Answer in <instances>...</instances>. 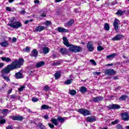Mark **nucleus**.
I'll list each match as a JSON object with an SVG mask.
<instances>
[{"instance_id":"nucleus-1","label":"nucleus","mask_w":129,"mask_h":129,"mask_svg":"<svg viewBox=\"0 0 129 129\" xmlns=\"http://www.w3.org/2000/svg\"><path fill=\"white\" fill-rule=\"evenodd\" d=\"M24 61L25 60L23 58H19V60H15L14 61L12 62V64L8 65L7 67L11 72L12 70H15V69L21 68L22 65L24 64Z\"/></svg>"},{"instance_id":"nucleus-2","label":"nucleus","mask_w":129,"mask_h":129,"mask_svg":"<svg viewBox=\"0 0 129 129\" xmlns=\"http://www.w3.org/2000/svg\"><path fill=\"white\" fill-rule=\"evenodd\" d=\"M13 22H14V21L11 20L10 21V23L8 24V26H9L13 29H19V28H21V27L22 26V23L19 21H16L13 23Z\"/></svg>"},{"instance_id":"nucleus-3","label":"nucleus","mask_w":129,"mask_h":129,"mask_svg":"<svg viewBox=\"0 0 129 129\" xmlns=\"http://www.w3.org/2000/svg\"><path fill=\"white\" fill-rule=\"evenodd\" d=\"M77 111L79 112V113L81 114H83V115L84 116H86L87 115H90L91 114L90 110L84 108L78 109L77 110Z\"/></svg>"},{"instance_id":"nucleus-4","label":"nucleus","mask_w":129,"mask_h":129,"mask_svg":"<svg viewBox=\"0 0 129 129\" xmlns=\"http://www.w3.org/2000/svg\"><path fill=\"white\" fill-rule=\"evenodd\" d=\"M103 99V97L101 96H98L97 97H93L92 99L90 100L91 102H95V103H97L100 102Z\"/></svg>"},{"instance_id":"nucleus-5","label":"nucleus","mask_w":129,"mask_h":129,"mask_svg":"<svg viewBox=\"0 0 129 129\" xmlns=\"http://www.w3.org/2000/svg\"><path fill=\"white\" fill-rule=\"evenodd\" d=\"M105 74L109 75V76H111V75H115V74H116V72L114 70L107 69L105 70Z\"/></svg>"},{"instance_id":"nucleus-6","label":"nucleus","mask_w":129,"mask_h":129,"mask_svg":"<svg viewBox=\"0 0 129 129\" xmlns=\"http://www.w3.org/2000/svg\"><path fill=\"white\" fill-rule=\"evenodd\" d=\"M87 48L89 52H92L94 51V47H93V43L91 42H88L87 44Z\"/></svg>"},{"instance_id":"nucleus-7","label":"nucleus","mask_w":129,"mask_h":129,"mask_svg":"<svg viewBox=\"0 0 129 129\" xmlns=\"http://www.w3.org/2000/svg\"><path fill=\"white\" fill-rule=\"evenodd\" d=\"M121 118L124 121H128L129 120L128 113L127 112H124L121 114Z\"/></svg>"},{"instance_id":"nucleus-8","label":"nucleus","mask_w":129,"mask_h":129,"mask_svg":"<svg viewBox=\"0 0 129 129\" xmlns=\"http://www.w3.org/2000/svg\"><path fill=\"white\" fill-rule=\"evenodd\" d=\"M108 108L109 109H119V108H120V106L117 104H112L109 105Z\"/></svg>"},{"instance_id":"nucleus-9","label":"nucleus","mask_w":129,"mask_h":129,"mask_svg":"<svg viewBox=\"0 0 129 129\" xmlns=\"http://www.w3.org/2000/svg\"><path fill=\"white\" fill-rule=\"evenodd\" d=\"M86 120L88 122H93L96 121V117L93 116H90L87 117Z\"/></svg>"},{"instance_id":"nucleus-10","label":"nucleus","mask_w":129,"mask_h":129,"mask_svg":"<svg viewBox=\"0 0 129 129\" xmlns=\"http://www.w3.org/2000/svg\"><path fill=\"white\" fill-rule=\"evenodd\" d=\"M118 23H119V20L117 19H115L113 23V26L116 32L118 31Z\"/></svg>"},{"instance_id":"nucleus-11","label":"nucleus","mask_w":129,"mask_h":129,"mask_svg":"<svg viewBox=\"0 0 129 129\" xmlns=\"http://www.w3.org/2000/svg\"><path fill=\"white\" fill-rule=\"evenodd\" d=\"M45 30V27L43 26H38L36 27L35 29V32H42Z\"/></svg>"},{"instance_id":"nucleus-12","label":"nucleus","mask_w":129,"mask_h":129,"mask_svg":"<svg viewBox=\"0 0 129 129\" xmlns=\"http://www.w3.org/2000/svg\"><path fill=\"white\" fill-rule=\"evenodd\" d=\"M10 72V70H9L7 67L6 68L4 69L1 71L2 76H4L5 74H9Z\"/></svg>"},{"instance_id":"nucleus-13","label":"nucleus","mask_w":129,"mask_h":129,"mask_svg":"<svg viewBox=\"0 0 129 129\" xmlns=\"http://www.w3.org/2000/svg\"><path fill=\"white\" fill-rule=\"evenodd\" d=\"M30 56L31 57H35L36 58V57L38 56V50L37 49H33L31 51V53L30 54Z\"/></svg>"},{"instance_id":"nucleus-14","label":"nucleus","mask_w":129,"mask_h":129,"mask_svg":"<svg viewBox=\"0 0 129 129\" xmlns=\"http://www.w3.org/2000/svg\"><path fill=\"white\" fill-rule=\"evenodd\" d=\"M57 30L59 33H68V30L62 27H58Z\"/></svg>"},{"instance_id":"nucleus-15","label":"nucleus","mask_w":129,"mask_h":129,"mask_svg":"<svg viewBox=\"0 0 129 129\" xmlns=\"http://www.w3.org/2000/svg\"><path fill=\"white\" fill-rule=\"evenodd\" d=\"M62 39L64 45H65V46H67V47H70V45H69V41H68L67 37H64Z\"/></svg>"},{"instance_id":"nucleus-16","label":"nucleus","mask_w":129,"mask_h":129,"mask_svg":"<svg viewBox=\"0 0 129 129\" xmlns=\"http://www.w3.org/2000/svg\"><path fill=\"white\" fill-rule=\"evenodd\" d=\"M58 65H61V60H54L53 63L51 64V66H58Z\"/></svg>"},{"instance_id":"nucleus-17","label":"nucleus","mask_w":129,"mask_h":129,"mask_svg":"<svg viewBox=\"0 0 129 129\" xmlns=\"http://www.w3.org/2000/svg\"><path fill=\"white\" fill-rule=\"evenodd\" d=\"M45 65V62L44 61H40L37 62L36 64V68H40V67H42Z\"/></svg>"},{"instance_id":"nucleus-18","label":"nucleus","mask_w":129,"mask_h":129,"mask_svg":"<svg viewBox=\"0 0 129 129\" xmlns=\"http://www.w3.org/2000/svg\"><path fill=\"white\" fill-rule=\"evenodd\" d=\"M60 52L61 55H67L68 54V52L67 51V49L66 48H61L60 49Z\"/></svg>"},{"instance_id":"nucleus-19","label":"nucleus","mask_w":129,"mask_h":129,"mask_svg":"<svg viewBox=\"0 0 129 129\" xmlns=\"http://www.w3.org/2000/svg\"><path fill=\"white\" fill-rule=\"evenodd\" d=\"M79 89H80V91L82 93H85V92H87V88H86V87L84 86L80 87Z\"/></svg>"},{"instance_id":"nucleus-20","label":"nucleus","mask_w":129,"mask_h":129,"mask_svg":"<svg viewBox=\"0 0 129 129\" xmlns=\"http://www.w3.org/2000/svg\"><path fill=\"white\" fill-rule=\"evenodd\" d=\"M121 39V35H117L115 37L112 38V41H118Z\"/></svg>"},{"instance_id":"nucleus-21","label":"nucleus","mask_w":129,"mask_h":129,"mask_svg":"<svg viewBox=\"0 0 129 129\" xmlns=\"http://www.w3.org/2000/svg\"><path fill=\"white\" fill-rule=\"evenodd\" d=\"M82 50V48L79 46H75L74 53H77L80 52Z\"/></svg>"},{"instance_id":"nucleus-22","label":"nucleus","mask_w":129,"mask_h":129,"mask_svg":"<svg viewBox=\"0 0 129 129\" xmlns=\"http://www.w3.org/2000/svg\"><path fill=\"white\" fill-rule=\"evenodd\" d=\"M54 78L55 80H57V79H59L60 77H61V74L59 72H57L54 75Z\"/></svg>"},{"instance_id":"nucleus-23","label":"nucleus","mask_w":129,"mask_h":129,"mask_svg":"<svg viewBox=\"0 0 129 129\" xmlns=\"http://www.w3.org/2000/svg\"><path fill=\"white\" fill-rule=\"evenodd\" d=\"M1 60H2V61H4V62H11V61H12V59H11V58H10L9 57H1Z\"/></svg>"},{"instance_id":"nucleus-24","label":"nucleus","mask_w":129,"mask_h":129,"mask_svg":"<svg viewBox=\"0 0 129 129\" xmlns=\"http://www.w3.org/2000/svg\"><path fill=\"white\" fill-rule=\"evenodd\" d=\"M15 77L17 79H20L23 78V75L21 73L18 72L15 74Z\"/></svg>"},{"instance_id":"nucleus-25","label":"nucleus","mask_w":129,"mask_h":129,"mask_svg":"<svg viewBox=\"0 0 129 129\" xmlns=\"http://www.w3.org/2000/svg\"><path fill=\"white\" fill-rule=\"evenodd\" d=\"M73 24H74V21H73V20H71L69 22L64 24V26L68 27L69 26H72Z\"/></svg>"},{"instance_id":"nucleus-26","label":"nucleus","mask_w":129,"mask_h":129,"mask_svg":"<svg viewBox=\"0 0 129 129\" xmlns=\"http://www.w3.org/2000/svg\"><path fill=\"white\" fill-rule=\"evenodd\" d=\"M2 47H8L9 46V42L8 41H3L0 43Z\"/></svg>"},{"instance_id":"nucleus-27","label":"nucleus","mask_w":129,"mask_h":129,"mask_svg":"<svg viewBox=\"0 0 129 129\" xmlns=\"http://www.w3.org/2000/svg\"><path fill=\"white\" fill-rule=\"evenodd\" d=\"M38 127L40 129H46V126L43 124V123L39 122L37 124Z\"/></svg>"},{"instance_id":"nucleus-28","label":"nucleus","mask_w":129,"mask_h":129,"mask_svg":"<svg viewBox=\"0 0 129 129\" xmlns=\"http://www.w3.org/2000/svg\"><path fill=\"white\" fill-rule=\"evenodd\" d=\"M7 122V120L4 119V117L0 116V124H5Z\"/></svg>"},{"instance_id":"nucleus-29","label":"nucleus","mask_w":129,"mask_h":129,"mask_svg":"<svg viewBox=\"0 0 129 129\" xmlns=\"http://www.w3.org/2000/svg\"><path fill=\"white\" fill-rule=\"evenodd\" d=\"M49 108H51L50 106L45 104L42 105L41 107V110H43V109H49Z\"/></svg>"},{"instance_id":"nucleus-30","label":"nucleus","mask_w":129,"mask_h":129,"mask_svg":"<svg viewBox=\"0 0 129 129\" xmlns=\"http://www.w3.org/2000/svg\"><path fill=\"white\" fill-rule=\"evenodd\" d=\"M51 121L53 124H54V125H58V121L55 118H52Z\"/></svg>"},{"instance_id":"nucleus-31","label":"nucleus","mask_w":129,"mask_h":129,"mask_svg":"<svg viewBox=\"0 0 129 129\" xmlns=\"http://www.w3.org/2000/svg\"><path fill=\"white\" fill-rule=\"evenodd\" d=\"M69 51H70V52H73L74 53L75 51V46L74 45L70 46Z\"/></svg>"},{"instance_id":"nucleus-32","label":"nucleus","mask_w":129,"mask_h":129,"mask_svg":"<svg viewBox=\"0 0 129 129\" xmlns=\"http://www.w3.org/2000/svg\"><path fill=\"white\" fill-rule=\"evenodd\" d=\"M115 55H116V54H115V53H113L112 54L106 56V58L110 59H113V58H114V57H115Z\"/></svg>"},{"instance_id":"nucleus-33","label":"nucleus","mask_w":129,"mask_h":129,"mask_svg":"<svg viewBox=\"0 0 129 129\" xmlns=\"http://www.w3.org/2000/svg\"><path fill=\"white\" fill-rule=\"evenodd\" d=\"M43 52L44 54H48L49 53V48L46 46L43 47Z\"/></svg>"},{"instance_id":"nucleus-34","label":"nucleus","mask_w":129,"mask_h":129,"mask_svg":"<svg viewBox=\"0 0 129 129\" xmlns=\"http://www.w3.org/2000/svg\"><path fill=\"white\" fill-rule=\"evenodd\" d=\"M72 82H73V79H69L64 82V84L68 85L69 84H71Z\"/></svg>"},{"instance_id":"nucleus-35","label":"nucleus","mask_w":129,"mask_h":129,"mask_svg":"<svg viewBox=\"0 0 129 129\" xmlns=\"http://www.w3.org/2000/svg\"><path fill=\"white\" fill-rule=\"evenodd\" d=\"M126 98H127V96L122 95L119 98V100L122 101L123 100H125Z\"/></svg>"},{"instance_id":"nucleus-36","label":"nucleus","mask_w":129,"mask_h":129,"mask_svg":"<svg viewBox=\"0 0 129 129\" xmlns=\"http://www.w3.org/2000/svg\"><path fill=\"white\" fill-rule=\"evenodd\" d=\"M69 93L71 95H75L76 94V91L75 90H70Z\"/></svg>"},{"instance_id":"nucleus-37","label":"nucleus","mask_w":129,"mask_h":129,"mask_svg":"<svg viewBox=\"0 0 129 129\" xmlns=\"http://www.w3.org/2000/svg\"><path fill=\"white\" fill-rule=\"evenodd\" d=\"M123 14V11L121 10H118L116 13V15H117V16H122Z\"/></svg>"},{"instance_id":"nucleus-38","label":"nucleus","mask_w":129,"mask_h":129,"mask_svg":"<svg viewBox=\"0 0 129 129\" xmlns=\"http://www.w3.org/2000/svg\"><path fill=\"white\" fill-rule=\"evenodd\" d=\"M50 88L48 85H46L43 88V90H44V91H46V92L49 91V90H50Z\"/></svg>"},{"instance_id":"nucleus-39","label":"nucleus","mask_w":129,"mask_h":129,"mask_svg":"<svg viewBox=\"0 0 129 129\" xmlns=\"http://www.w3.org/2000/svg\"><path fill=\"white\" fill-rule=\"evenodd\" d=\"M105 29L106 31H109V25L108 23H105L104 25Z\"/></svg>"},{"instance_id":"nucleus-40","label":"nucleus","mask_w":129,"mask_h":129,"mask_svg":"<svg viewBox=\"0 0 129 129\" xmlns=\"http://www.w3.org/2000/svg\"><path fill=\"white\" fill-rule=\"evenodd\" d=\"M57 120H59V121H60V122H64L65 119L63 117H61L60 116H58L57 117Z\"/></svg>"},{"instance_id":"nucleus-41","label":"nucleus","mask_w":129,"mask_h":129,"mask_svg":"<svg viewBox=\"0 0 129 129\" xmlns=\"http://www.w3.org/2000/svg\"><path fill=\"white\" fill-rule=\"evenodd\" d=\"M24 119V118L23 116H17V120H19V121H22Z\"/></svg>"},{"instance_id":"nucleus-42","label":"nucleus","mask_w":129,"mask_h":129,"mask_svg":"<svg viewBox=\"0 0 129 129\" xmlns=\"http://www.w3.org/2000/svg\"><path fill=\"white\" fill-rule=\"evenodd\" d=\"M4 78V79L5 80H6V81L9 82L10 81V78L8 76H5V75H4V76H2Z\"/></svg>"},{"instance_id":"nucleus-43","label":"nucleus","mask_w":129,"mask_h":129,"mask_svg":"<svg viewBox=\"0 0 129 129\" xmlns=\"http://www.w3.org/2000/svg\"><path fill=\"white\" fill-rule=\"evenodd\" d=\"M45 26H50V25L52 24V22H51V21H46L45 23H44Z\"/></svg>"},{"instance_id":"nucleus-44","label":"nucleus","mask_w":129,"mask_h":129,"mask_svg":"<svg viewBox=\"0 0 129 129\" xmlns=\"http://www.w3.org/2000/svg\"><path fill=\"white\" fill-rule=\"evenodd\" d=\"M97 50L98 51H102V50H104V48L101 46H97Z\"/></svg>"},{"instance_id":"nucleus-45","label":"nucleus","mask_w":129,"mask_h":129,"mask_svg":"<svg viewBox=\"0 0 129 129\" xmlns=\"http://www.w3.org/2000/svg\"><path fill=\"white\" fill-rule=\"evenodd\" d=\"M90 62H91V63H92V65H94V66H96V62H95V60L94 59H91Z\"/></svg>"},{"instance_id":"nucleus-46","label":"nucleus","mask_w":129,"mask_h":129,"mask_svg":"<svg viewBox=\"0 0 129 129\" xmlns=\"http://www.w3.org/2000/svg\"><path fill=\"white\" fill-rule=\"evenodd\" d=\"M35 72H36V71H29V73L30 75H32V76H34V75H36Z\"/></svg>"},{"instance_id":"nucleus-47","label":"nucleus","mask_w":129,"mask_h":129,"mask_svg":"<svg viewBox=\"0 0 129 129\" xmlns=\"http://www.w3.org/2000/svg\"><path fill=\"white\" fill-rule=\"evenodd\" d=\"M23 51H25V52H30V47L27 46L25 48H24Z\"/></svg>"},{"instance_id":"nucleus-48","label":"nucleus","mask_w":129,"mask_h":129,"mask_svg":"<svg viewBox=\"0 0 129 129\" xmlns=\"http://www.w3.org/2000/svg\"><path fill=\"white\" fill-rule=\"evenodd\" d=\"M24 89H25V86H22L18 89V91H19V92H21L23 91V90H24Z\"/></svg>"},{"instance_id":"nucleus-49","label":"nucleus","mask_w":129,"mask_h":129,"mask_svg":"<svg viewBox=\"0 0 129 129\" xmlns=\"http://www.w3.org/2000/svg\"><path fill=\"white\" fill-rule=\"evenodd\" d=\"M32 101L33 102H37V101H39V99H38L37 98H32Z\"/></svg>"},{"instance_id":"nucleus-50","label":"nucleus","mask_w":129,"mask_h":129,"mask_svg":"<svg viewBox=\"0 0 129 129\" xmlns=\"http://www.w3.org/2000/svg\"><path fill=\"white\" fill-rule=\"evenodd\" d=\"M116 127L117 129H123V128L122 127V126L119 124H117L116 126Z\"/></svg>"},{"instance_id":"nucleus-51","label":"nucleus","mask_w":129,"mask_h":129,"mask_svg":"<svg viewBox=\"0 0 129 129\" xmlns=\"http://www.w3.org/2000/svg\"><path fill=\"white\" fill-rule=\"evenodd\" d=\"M93 75H100L101 74V73L100 72H94L93 73Z\"/></svg>"},{"instance_id":"nucleus-52","label":"nucleus","mask_w":129,"mask_h":129,"mask_svg":"<svg viewBox=\"0 0 129 129\" xmlns=\"http://www.w3.org/2000/svg\"><path fill=\"white\" fill-rule=\"evenodd\" d=\"M11 118L13 119V120H17L18 118V116H11Z\"/></svg>"},{"instance_id":"nucleus-53","label":"nucleus","mask_w":129,"mask_h":129,"mask_svg":"<svg viewBox=\"0 0 129 129\" xmlns=\"http://www.w3.org/2000/svg\"><path fill=\"white\" fill-rule=\"evenodd\" d=\"M118 123V120H115L111 122V124H116Z\"/></svg>"},{"instance_id":"nucleus-54","label":"nucleus","mask_w":129,"mask_h":129,"mask_svg":"<svg viewBox=\"0 0 129 129\" xmlns=\"http://www.w3.org/2000/svg\"><path fill=\"white\" fill-rule=\"evenodd\" d=\"M6 10L8 12H12V9H11L10 7H6Z\"/></svg>"},{"instance_id":"nucleus-55","label":"nucleus","mask_w":129,"mask_h":129,"mask_svg":"<svg viewBox=\"0 0 129 129\" xmlns=\"http://www.w3.org/2000/svg\"><path fill=\"white\" fill-rule=\"evenodd\" d=\"M49 126L50 127V128H54V126L53 125V124H51L50 123H48Z\"/></svg>"},{"instance_id":"nucleus-56","label":"nucleus","mask_w":129,"mask_h":129,"mask_svg":"<svg viewBox=\"0 0 129 129\" xmlns=\"http://www.w3.org/2000/svg\"><path fill=\"white\" fill-rule=\"evenodd\" d=\"M13 125H8L7 127H6V129H13Z\"/></svg>"},{"instance_id":"nucleus-57","label":"nucleus","mask_w":129,"mask_h":129,"mask_svg":"<svg viewBox=\"0 0 129 129\" xmlns=\"http://www.w3.org/2000/svg\"><path fill=\"white\" fill-rule=\"evenodd\" d=\"M11 99H13V100H14V99H16V95H11Z\"/></svg>"},{"instance_id":"nucleus-58","label":"nucleus","mask_w":129,"mask_h":129,"mask_svg":"<svg viewBox=\"0 0 129 129\" xmlns=\"http://www.w3.org/2000/svg\"><path fill=\"white\" fill-rule=\"evenodd\" d=\"M12 42L13 43H16V42H17V38H15V37L13 38L12 39Z\"/></svg>"},{"instance_id":"nucleus-59","label":"nucleus","mask_w":129,"mask_h":129,"mask_svg":"<svg viewBox=\"0 0 129 129\" xmlns=\"http://www.w3.org/2000/svg\"><path fill=\"white\" fill-rule=\"evenodd\" d=\"M25 13L26 11H25V10L21 11L20 12V14H21V15H25Z\"/></svg>"},{"instance_id":"nucleus-60","label":"nucleus","mask_w":129,"mask_h":129,"mask_svg":"<svg viewBox=\"0 0 129 129\" xmlns=\"http://www.w3.org/2000/svg\"><path fill=\"white\" fill-rule=\"evenodd\" d=\"M44 118L45 119H49V116H48V114H46L45 115H44Z\"/></svg>"},{"instance_id":"nucleus-61","label":"nucleus","mask_w":129,"mask_h":129,"mask_svg":"<svg viewBox=\"0 0 129 129\" xmlns=\"http://www.w3.org/2000/svg\"><path fill=\"white\" fill-rule=\"evenodd\" d=\"M34 4H40V1L39 0H35L34 1Z\"/></svg>"},{"instance_id":"nucleus-62","label":"nucleus","mask_w":129,"mask_h":129,"mask_svg":"<svg viewBox=\"0 0 129 129\" xmlns=\"http://www.w3.org/2000/svg\"><path fill=\"white\" fill-rule=\"evenodd\" d=\"M5 66V64L3 62H0V68H3L4 66Z\"/></svg>"},{"instance_id":"nucleus-63","label":"nucleus","mask_w":129,"mask_h":129,"mask_svg":"<svg viewBox=\"0 0 129 129\" xmlns=\"http://www.w3.org/2000/svg\"><path fill=\"white\" fill-rule=\"evenodd\" d=\"M57 57V55L56 54H53L52 56V58H53V59H55V58H56Z\"/></svg>"},{"instance_id":"nucleus-64","label":"nucleus","mask_w":129,"mask_h":129,"mask_svg":"<svg viewBox=\"0 0 129 129\" xmlns=\"http://www.w3.org/2000/svg\"><path fill=\"white\" fill-rule=\"evenodd\" d=\"M3 111L5 113H6V112H8V111H9V110L5 109L3 110Z\"/></svg>"}]
</instances>
